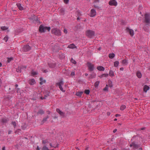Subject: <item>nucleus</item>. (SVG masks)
<instances>
[{
    "label": "nucleus",
    "mask_w": 150,
    "mask_h": 150,
    "mask_svg": "<svg viewBox=\"0 0 150 150\" xmlns=\"http://www.w3.org/2000/svg\"><path fill=\"white\" fill-rule=\"evenodd\" d=\"M103 90L104 91H108V85H106L105 87L103 88Z\"/></svg>",
    "instance_id": "79ce46f5"
},
{
    "label": "nucleus",
    "mask_w": 150,
    "mask_h": 150,
    "mask_svg": "<svg viewBox=\"0 0 150 150\" xmlns=\"http://www.w3.org/2000/svg\"><path fill=\"white\" fill-rule=\"evenodd\" d=\"M110 114V112H107V115L108 116H109Z\"/></svg>",
    "instance_id": "680f3d73"
},
{
    "label": "nucleus",
    "mask_w": 150,
    "mask_h": 150,
    "mask_svg": "<svg viewBox=\"0 0 150 150\" xmlns=\"http://www.w3.org/2000/svg\"><path fill=\"white\" fill-rule=\"evenodd\" d=\"M22 69L21 67H19L16 69V71L17 72H21V69Z\"/></svg>",
    "instance_id": "cd10ccee"
},
{
    "label": "nucleus",
    "mask_w": 150,
    "mask_h": 150,
    "mask_svg": "<svg viewBox=\"0 0 150 150\" xmlns=\"http://www.w3.org/2000/svg\"><path fill=\"white\" fill-rule=\"evenodd\" d=\"M31 74L33 76H34L38 74V73L34 71L33 70L32 71Z\"/></svg>",
    "instance_id": "2f4dec72"
},
{
    "label": "nucleus",
    "mask_w": 150,
    "mask_h": 150,
    "mask_svg": "<svg viewBox=\"0 0 150 150\" xmlns=\"http://www.w3.org/2000/svg\"><path fill=\"white\" fill-rule=\"evenodd\" d=\"M100 82L99 81H96L94 84V86L96 88H97Z\"/></svg>",
    "instance_id": "c756f323"
},
{
    "label": "nucleus",
    "mask_w": 150,
    "mask_h": 150,
    "mask_svg": "<svg viewBox=\"0 0 150 150\" xmlns=\"http://www.w3.org/2000/svg\"><path fill=\"white\" fill-rule=\"evenodd\" d=\"M51 33L56 35H60L61 32L60 30L57 28L52 29L51 30Z\"/></svg>",
    "instance_id": "7ed1b4c3"
},
{
    "label": "nucleus",
    "mask_w": 150,
    "mask_h": 150,
    "mask_svg": "<svg viewBox=\"0 0 150 150\" xmlns=\"http://www.w3.org/2000/svg\"><path fill=\"white\" fill-rule=\"evenodd\" d=\"M97 69L100 71H103L105 70L104 68L102 66H99L97 67Z\"/></svg>",
    "instance_id": "ddd939ff"
},
{
    "label": "nucleus",
    "mask_w": 150,
    "mask_h": 150,
    "mask_svg": "<svg viewBox=\"0 0 150 150\" xmlns=\"http://www.w3.org/2000/svg\"><path fill=\"white\" fill-rule=\"evenodd\" d=\"M50 28L49 27H44L42 25H41L39 28V30L40 32H45L46 30H48V31H50Z\"/></svg>",
    "instance_id": "f257e3e1"
},
{
    "label": "nucleus",
    "mask_w": 150,
    "mask_h": 150,
    "mask_svg": "<svg viewBox=\"0 0 150 150\" xmlns=\"http://www.w3.org/2000/svg\"><path fill=\"white\" fill-rule=\"evenodd\" d=\"M120 116V114H117L115 115V116L116 117H117L118 116Z\"/></svg>",
    "instance_id": "13d9d810"
},
{
    "label": "nucleus",
    "mask_w": 150,
    "mask_h": 150,
    "mask_svg": "<svg viewBox=\"0 0 150 150\" xmlns=\"http://www.w3.org/2000/svg\"><path fill=\"white\" fill-rule=\"evenodd\" d=\"M8 28V27L6 26H1V29L4 30H7Z\"/></svg>",
    "instance_id": "393cba45"
},
{
    "label": "nucleus",
    "mask_w": 150,
    "mask_h": 150,
    "mask_svg": "<svg viewBox=\"0 0 150 150\" xmlns=\"http://www.w3.org/2000/svg\"><path fill=\"white\" fill-rule=\"evenodd\" d=\"M56 111L61 116L63 117H64L65 116V113L62 112L59 109L57 108L56 110Z\"/></svg>",
    "instance_id": "9d476101"
},
{
    "label": "nucleus",
    "mask_w": 150,
    "mask_h": 150,
    "mask_svg": "<svg viewBox=\"0 0 150 150\" xmlns=\"http://www.w3.org/2000/svg\"><path fill=\"white\" fill-rule=\"evenodd\" d=\"M2 150H5V146L3 147Z\"/></svg>",
    "instance_id": "69168bd1"
},
{
    "label": "nucleus",
    "mask_w": 150,
    "mask_h": 150,
    "mask_svg": "<svg viewBox=\"0 0 150 150\" xmlns=\"http://www.w3.org/2000/svg\"><path fill=\"white\" fill-rule=\"evenodd\" d=\"M117 129H114L113 131V132L114 133H115L116 132V131H117Z\"/></svg>",
    "instance_id": "338daca9"
},
{
    "label": "nucleus",
    "mask_w": 150,
    "mask_h": 150,
    "mask_svg": "<svg viewBox=\"0 0 150 150\" xmlns=\"http://www.w3.org/2000/svg\"><path fill=\"white\" fill-rule=\"evenodd\" d=\"M75 75V73L74 72H71V76H74Z\"/></svg>",
    "instance_id": "6e6d98bb"
},
{
    "label": "nucleus",
    "mask_w": 150,
    "mask_h": 150,
    "mask_svg": "<svg viewBox=\"0 0 150 150\" xmlns=\"http://www.w3.org/2000/svg\"><path fill=\"white\" fill-rule=\"evenodd\" d=\"M137 75L138 78H140L142 77V74L141 73L137 71Z\"/></svg>",
    "instance_id": "5701e85b"
},
{
    "label": "nucleus",
    "mask_w": 150,
    "mask_h": 150,
    "mask_svg": "<svg viewBox=\"0 0 150 150\" xmlns=\"http://www.w3.org/2000/svg\"><path fill=\"white\" fill-rule=\"evenodd\" d=\"M139 146H140L139 145H138L137 144H136L134 142H133V147L135 149H137L138 148Z\"/></svg>",
    "instance_id": "6ab92c4d"
},
{
    "label": "nucleus",
    "mask_w": 150,
    "mask_h": 150,
    "mask_svg": "<svg viewBox=\"0 0 150 150\" xmlns=\"http://www.w3.org/2000/svg\"><path fill=\"white\" fill-rule=\"evenodd\" d=\"M119 64V62L118 61H116L114 62V66L115 67H117Z\"/></svg>",
    "instance_id": "c85d7f7f"
},
{
    "label": "nucleus",
    "mask_w": 150,
    "mask_h": 150,
    "mask_svg": "<svg viewBox=\"0 0 150 150\" xmlns=\"http://www.w3.org/2000/svg\"><path fill=\"white\" fill-rule=\"evenodd\" d=\"M21 130L20 129H17V130H16L15 132V133H18L19 132V131H20Z\"/></svg>",
    "instance_id": "3c124183"
},
{
    "label": "nucleus",
    "mask_w": 150,
    "mask_h": 150,
    "mask_svg": "<svg viewBox=\"0 0 150 150\" xmlns=\"http://www.w3.org/2000/svg\"><path fill=\"white\" fill-rule=\"evenodd\" d=\"M88 69L90 71H92L94 69V65L92 64L91 63L88 62L87 63Z\"/></svg>",
    "instance_id": "0eeeda50"
},
{
    "label": "nucleus",
    "mask_w": 150,
    "mask_h": 150,
    "mask_svg": "<svg viewBox=\"0 0 150 150\" xmlns=\"http://www.w3.org/2000/svg\"><path fill=\"white\" fill-rule=\"evenodd\" d=\"M110 59H112L115 57V54L114 53L110 54L108 55Z\"/></svg>",
    "instance_id": "a211bd4d"
},
{
    "label": "nucleus",
    "mask_w": 150,
    "mask_h": 150,
    "mask_svg": "<svg viewBox=\"0 0 150 150\" xmlns=\"http://www.w3.org/2000/svg\"><path fill=\"white\" fill-rule=\"evenodd\" d=\"M149 86L146 85H145L143 88L144 91L146 92L147 91L149 90Z\"/></svg>",
    "instance_id": "4468645a"
},
{
    "label": "nucleus",
    "mask_w": 150,
    "mask_h": 150,
    "mask_svg": "<svg viewBox=\"0 0 150 150\" xmlns=\"http://www.w3.org/2000/svg\"><path fill=\"white\" fill-rule=\"evenodd\" d=\"M21 128L23 129L24 130L26 129V127L24 126H21Z\"/></svg>",
    "instance_id": "603ef678"
},
{
    "label": "nucleus",
    "mask_w": 150,
    "mask_h": 150,
    "mask_svg": "<svg viewBox=\"0 0 150 150\" xmlns=\"http://www.w3.org/2000/svg\"><path fill=\"white\" fill-rule=\"evenodd\" d=\"M11 124L13 126L14 128L16 127V123L15 122H12Z\"/></svg>",
    "instance_id": "ea45409f"
},
{
    "label": "nucleus",
    "mask_w": 150,
    "mask_h": 150,
    "mask_svg": "<svg viewBox=\"0 0 150 150\" xmlns=\"http://www.w3.org/2000/svg\"><path fill=\"white\" fill-rule=\"evenodd\" d=\"M126 31L127 33H129L131 35V36L132 37L134 35V31L132 29H129L128 27L126 28Z\"/></svg>",
    "instance_id": "6e6552de"
},
{
    "label": "nucleus",
    "mask_w": 150,
    "mask_h": 150,
    "mask_svg": "<svg viewBox=\"0 0 150 150\" xmlns=\"http://www.w3.org/2000/svg\"><path fill=\"white\" fill-rule=\"evenodd\" d=\"M64 0V2L65 4H67L69 2V0Z\"/></svg>",
    "instance_id": "8fccbe9b"
},
{
    "label": "nucleus",
    "mask_w": 150,
    "mask_h": 150,
    "mask_svg": "<svg viewBox=\"0 0 150 150\" xmlns=\"http://www.w3.org/2000/svg\"><path fill=\"white\" fill-rule=\"evenodd\" d=\"M108 85L109 87L111 88L113 86V85L112 84V81L110 80H109L108 81Z\"/></svg>",
    "instance_id": "4be33fe9"
},
{
    "label": "nucleus",
    "mask_w": 150,
    "mask_h": 150,
    "mask_svg": "<svg viewBox=\"0 0 150 150\" xmlns=\"http://www.w3.org/2000/svg\"><path fill=\"white\" fill-rule=\"evenodd\" d=\"M49 117L47 115L45 117H44L42 120L41 122V125H43L44 123L46 122L48 118H49Z\"/></svg>",
    "instance_id": "f8f14e48"
},
{
    "label": "nucleus",
    "mask_w": 150,
    "mask_h": 150,
    "mask_svg": "<svg viewBox=\"0 0 150 150\" xmlns=\"http://www.w3.org/2000/svg\"><path fill=\"white\" fill-rule=\"evenodd\" d=\"M56 84L59 86V88L61 91L63 92H65V91L63 90L62 87V85L64 84V82L62 80H61L59 82L56 83Z\"/></svg>",
    "instance_id": "39448f33"
},
{
    "label": "nucleus",
    "mask_w": 150,
    "mask_h": 150,
    "mask_svg": "<svg viewBox=\"0 0 150 150\" xmlns=\"http://www.w3.org/2000/svg\"><path fill=\"white\" fill-rule=\"evenodd\" d=\"M40 98L42 100H43V99H45L46 98L45 97H40Z\"/></svg>",
    "instance_id": "e2e57ef3"
},
{
    "label": "nucleus",
    "mask_w": 150,
    "mask_h": 150,
    "mask_svg": "<svg viewBox=\"0 0 150 150\" xmlns=\"http://www.w3.org/2000/svg\"><path fill=\"white\" fill-rule=\"evenodd\" d=\"M76 14H77L76 17H80L81 15V14L79 11H76Z\"/></svg>",
    "instance_id": "473e14b6"
},
{
    "label": "nucleus",
    "mask_w": 150,
    "mask_h": 150,
    "mask_svg": "<svg viewBox=\"0 0 150 150\" xmlns=\"http://www.w3.org/2000/svg\"><path fill=\"white\" fill-rule=\"evenodd\" d=\"M17 93L19 94H21V91L20 90V89L18 88H16Z\"/></svg>",
    "instance_id": "e433bc0d"
},
{
    "label": "nucleus",
    "mask_w": 150,
    "mask_h": 150,
    "mask_svg": "<svg viewBox=\"0 0 150 150\" xmlns=\"http://www.w3.org/2000/svg\"><path fill=\"white\" fill-rule=\"evenodd\" d=\"M71 62L74 64H76V62L74 59H73L72 58H71Z\"/></svg>",
    "instance_id": "58836bf2"
},
{
    "label": "nucleus",
    "mask_w": 150,
    "mask_h": 150,
    "mask_svg": "<svg viewBox=\"0 0 150 150\" xmlns=\"http://www.w3.org/2000/svg\"><path fill=\"white\" fill-rule=\"evenodd\" d=\"M99 0H95L94 3H96L97 2L99 3Z\"/></svg>",
    "instance_id": "4d7b16f0"
},
{
    "label": "nucleus",
    "mask_w": 150,
    "mask_h": 150,
    "mask_svg": "<svg viewBox=\"0 0 150 150\" xmlns=\"http://www.w3.org/2000/svg\"><path fill=\"white\" fill-rule=\"evenodd\" d=\"M31 47L28 45H25L23 48V51L26 52L30 50L31 49Z\"/></svg>",
    "instance_id": "423d86ee"
},
{
    "label": "nucleus",
    "mask_w": 150,
    "mask_h": 150,
    "mask_svg": "<svg viewBox=\"0 0 150 150\" xmlns=\"http://www.w3.org/2000/svg\"><path fill=\"white\" fill-rule=\"evenodd\" d=\"M48 143V141L47 140H43L42 141V143L43 144H46Z\"/></svg>",
    "instance_id": "de8ad7c7"
},
{
    "label": "nucleus",
    "mask_w": 150,
    "mask_h": 150,
    "mask_svg": "<svg viewBox=\"0 0 150 150\" xmlns=\"http://www.w3.org/2000/svg\"><path fill=\"white\" fill-rule=\"evenodd\" d=\"M60 11L61 13H63L64 12V10L63 8H61Z\"/></svg>",
    "instance_id": "49530a36"
},
{
    "label": "nucleus",
    "mask_w": 150,
    "mask_h": 150,
    "mask_svg": "<svg viewBox=\"0 0 150 150\" xmlns=\"http://www.w3.org/2000/svg\"><path fill=\"white\" fill-rule=\"evenodd\" d=\"M43 78L41 77L40 78V80L41 81L40 83V85H42L43 83H45L46 82V81L45 80H44L43 81H42Z\"/></svg>",
    "instance_id": "a878e982"
},
{
    "label": "nucleus",
    "mask_w": 150,
    "mask_h": 150,
    "mask_svg": "<svg viewBox=\"0 0 150 150\" xmlns=\"http://www.w3.org/2000/svg\"><path fill=\"white\" fill-rule=\"evenodd\" d=\"M144 19L143 22L146 23V25L150 23V16L147 13H146L144 15Z\"/></svg>",
    "instance_id": "f03ea898"
},
{
    "label": "nucleus",
    "mask_w": 150,
    "mask_h": 150,
    "mask_svg": "<svg viewBox=\"0 0 150 150\" xmlns=\"http://www.w3.org/2000/svg\"><path fill=\"white\" fill-rule=\"evenodd\" d=\"M103 77H107L108 76V74H103Z\"/></svg>",
    "instance_id": "a18cd8bd"
},
{
    "label": "nucleus",
    "mask_w": 150,
    "mask_h": 150,
    "mask_svg": "<svg viewBox=\"0 0 150 150\" xmlns=\"http://www.w3.org/2000/svg\"><path fill=\"white\" fill-rule=\"evenodd\" d=\"M126 107L125 105H122L121 106L120 108V109L122 110H124L125 109V108Z\"/></svg>",
    "instance_id": "4c0bfd02"
},
{
    "label": "nucleus",
    "mask_w": 150,
    "mask_h": 150,
    "mask_svg": "<svg viewBox=\"0 0 150 150\" xmlns=\"http://www.w3.org/2000/svg\"><path fill=\"white\" fill-rule=\"evenodd\" d=\"M42 150H50L48 147L46 146H44L42 149Z\"/></svg>",
    "instance_id": "37998d69"
},
{
    "label": "nucleus",
    "mask_w": 150,
    "mask_h": 150,
    "mask_svg": "<svg viewBox=\"0 0 150 150\" xmlns=\"http://www.w3.org/2000/svg\"><path fill=\"white\" fill-rule=\"evenodd\" d=\"M145 129V127H142L140 129H139V130H144Z\"/></svg>",
    "instance_id": "5fc2aeb1"
},
{
    "label": "nucleus",
    "mask_w": 150,
    "mask_h": 150,
    "mask_svg": "<svg viewBox=\"0 0 150 150\" xmlns=\"http://www.w3.org/2000/svg\"><path fill=\"white\" fill-rule=\"evenodd\" d=\"M35 83V81L34 79H32L30 80L29 83L31 85H33Z\"/></svg>",
    "instance_id": "f3484780"
},
{
    "label": "nucleus",
    "mask_w": 150,
    "mask_h": 150,
    "mask_svg": "<svg viewBox=\"0 0 150 150\" xmlns=\"http://www.w3.org/2000/svg\"><path fill=\"white\" fill-rule=\"evenodd\" d=\"M109 74L110 76H114V72L112 70H110L109 71Z\"/></svg>",
    "instance_id": "412c9836"
},
{
    "label": "nucleus",
    "mask_w": 150,
    "mask_h": 150,
    "mask_svg": "<svg viewBox=\"0 0 150 150\" xmlns=\"http://www.w3.org/2000/svg\"><path fill=\"white\" fill-rule=\"evenodd\" d=\"M117 2L115 0H110L109 2V4L110 6H116L117 5Z\"/></svg>",
    "instance_id": "1a4fd4ad"
},
{
    "label": "nucleus",
    "mask_w": 150,
    "mask_h": 150,
    "mask_svg": "<svg viewBox=\"0 0 150 150\" xmlns=\"http://www.w3.org/2000/svg\"><path fill=\"white\" fill-rule=\"evenodd\" d=\"M8 39V36H6L4 38V40L6 42Z\"/></svg>",
    "instance_id": "c03bdc74"
},
{
    "label": "nucleus",
    "mask_w": 150,
    "mask_h": 150,
    "mask_svg": "<svg viewBox=\"0 0 150 150\" xmlns=\"http://www.w3.org/2000/svg\"><path fill=\"white\" fill-rule=\"evenodd\" d=\"M96 74H91L89 78L90 79L94 78L96 77Z\"/></svg>",
    "instance_id": "7c9ffc66"
},
{
    "label": "nucleus",
    "mask_w": 150,
    "mask_h": 150,
    "mask_svg": "<svg viewBox=\"0 0 150 150\" xmlns=\"http://www.w3.org/2000/svg\"><path fill=\"white\" fill-rule=\"evenodd\" d=\"M7 62L8 63H9L11 61L13 60V57H10V58H7Z\"/></svg>",
    "instance_id": "72a5a7b5"
},
{
    "label": "nucleus",
    "mask_w": 150,
    "mask_h": 150,
    "mask_svg": "<svg viewBox=\"0 0 150 150\" xmlns=\"http://www.w3.org/2000/svg\"><path fill=\"white\" fill-rule=\"evenodd\" d=\"M94 7H95L96 8H99V6L98 5H94Z\"/></svg>",
    "instance_id": "09e8293b"
},
{
    "label": "nucleus",
    "mask_w": 150,
    "mask_h": 150,
    "mask_svg": "<svg viewBox=\"0 0 150 150\" xmlns=\"http://www.w3.org/2000/svg\"><path fill=\"white\" fill-rule=\"evenodd\" d=\"M61 55H62V58H64L65 57V56L64 54H62Z\"/></svg>",
    "instance_id": "bf43d9fd"
},
{
    "label": "nucleus",
    "mask_w": 150,
    "mask_h": 150,
    "mask_svg": "<svg viewBox=\"0 0 150 150\" xmlns=\"http://www.w3.org/2000/svg\"><path fill=\"white\" fill-rule=\"evenodd\" d=\"M50 146H51V147H53L54 148H56L58 147L59 144H57V145L56 146H53V145L51 143H50Z\"/></svg>",
    "instance_id": "a19ab883"
},
{
    "label": "nucleus",
    "mask_w": 150,
    "mask_h": 150,
    "mask_svg": "<svg viewBox=\"0 0 150 150\" xmlns=\"http://www.w3.org/2000/svg\"><path fill=\"white\" fill-rule=\"evenodd\" d=\"M124 69V68L123 67H121L120 68V70L121 71H123Z\"/></svg>",
    "instance_id": "774afa93"
},
{
    "label": "nucleus",
    "mask_w": 150,
    "mask_h": 150,
    "mask_svg": "<svg viewBox=\"0 0 150 150\" xmlns=\"http://www.w3.org/2000/svg\"><path fill=\"white\" fill-rule=\"evenodd\" d=\"M22 69H25L26 68V66H22L21 67Z\"/></svg>",
    "instance_id": "864d4df0"
},
{
    "label": "nucleus",
    "mask_w": 150,
    "mask_h": 150,
    "mask_svg": "<svg viewBox=\"0 0 150 150\" xmlns=\"http://www.w3.org/2000/svg\"><path fill=\"white\" fill-rule=\"evenodd\" d=\"M68 47L70 48L73 49L75 48L76 47L73 44H72L69 45Z\"/></svg>",
    "instance_id": "aec40b11"
},
{
    "label": "nucleus",
    "mask_w": 150,
    "mask_h": 150,
    "mask_svg": "<svg viewBox=\"0 0 150 150\" xmlns=\"http://www.w3.org/2000/svg\"><path fill=\"white\" fill-rule=\"evenodd\" d=\"M90 92V90L88 89L85 90L84 91V93L87 95H88L89 94Z\"/></svg>",
    "instance_id": "f704fd0d"
},
{
    "label": "nucleus",
    "mask_w": 150,
    "mask_h": 150,
    "mask_svg": "<svg viewBox=\"0 0 150 150\" xmlns=\"http://www.w3.org/2000/svg\"><path fill=\"white\" fill-rule=\"evenodd\" d=\"M64 32L65 33L67 34V30H66V29H64Z\"/></svg>",
    "instance_id": "052dcab7"
},
{
    "label": "nucleus",
    "mask_w": 150,
    "mask_h": 150,
    "mask_svg": "<svg viewBox=\"0 0 150 150\" xmlns=\"http://www.w3.org/2000/svg\"><path fill=\"white\" fill-rule=\"evenodd\" d=\"M16 5L20 10H23V7L21 6L20 4L17 3L16 4Z\"/></svg>",
    "instance_id": "dca6fc26"
},
{
    "label": "nucleus",
    "mask_w": 150,
    "mask_h": 150,
    "mask_svg": "<svg viewBox=\"0 0 150 150\" xmlns=\"http://www.w3.org/2000/svg\"><path fill=\"white\" fill-rule=\"evenodd\" d=\"M122 63L125 65H127L128 64L127 60L125 59L123 60L122 61Z\"/></svg>",
    "instance_id": "b1692460"
},
{
    "label": "nucleus",
    "mask_w": 150,
    "mask_h": 150,
    "mask_svg": "<svg viewBox=\"0 0 150 150\" xmlns=\"http://www.w3.org/2000/svg\"><path fill=\"white\" fill-rule=\"evenodd\" d=\"M44 111L40 109L38 110V111L37 112V114L38 115L39 114L42 115L44 114Z\"/></svg>",
    "instance_id": "2eb2a0df"
},
{
    "label": "nucleus",
    "mask_w": 150,
    "mask_h": 150,
    "mask_svg": "<svg viewBox=\"0 0 150 150\" xmlns=\"http://www.w3.org/2000/svg\"><path fill=\"white\" fill-rule=\"evenodd\" d=\"M83 92H77L76 93V95L78 96H81Z\"/></svg>",
    "instance_id": "bb28decb"
},
{
    "label": "nucleus",
    "mask_w": 150,
    "mask_h": 150,
    "mask_svg": "<svg viewBox=\"0 0 150 150\" xmlns=\"http://www.w3.org/2000/svg\"><path fill=\"white\" fill-rule=\"evenodd\" d=\"M133 142H132V143L129 146L130 147H132V146H133Z\"/></svg>",
    "instance_id": "0e129e2a"
},
{
    "label": "nucleus",
    "mask_w": 150,
    "mask_h": 150,
    "mask_svg": "<svg viewBox=\"0 0 150 150\" xmlns=\"http://www.w3.org/2000/svg\"><path fill=\"white\" fill-rule=\"evenodd\" d=\"M95 32L90 30H88L86 32V35L89 38H91L94 35Z\"/></svg>",
    "instance_id": "20e7f679"
},
{
    "label": "nucleus",
    "mask_w": 150,
    "mask_h": 150,
    "mask_svg": "<svg viewBox=\"0 0 150 150\" xmlns=\"http://www.w3.org/2000/svg\"><path fill=\"white\" fill-rule=\"evenodd\" d=\"M1 122L4 123H6L7 122V120L6 119H1Z\"/></svg>",
    "instance_id": "c9c22d12"
},
{
    "label": "nucleus",
    "mask_w": 150,
    "mask_h": 150,
    "mask_svg": "<svg viewBox=\"0 0 150 150\" xmlns=\"http://www.w3.org/2000/svg\"><path fill=\"white\" fill-rule=\"evenodd\" d=\"M96 14V11L94 9H92L91 10V16L93 17Z\"/></svg>",
    "instance_id": "9b49d317"
}]
</instances>
